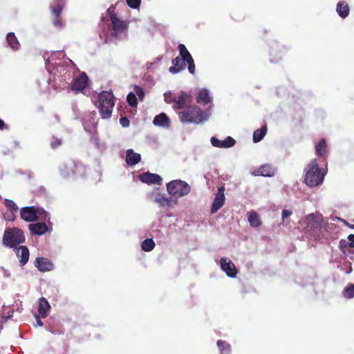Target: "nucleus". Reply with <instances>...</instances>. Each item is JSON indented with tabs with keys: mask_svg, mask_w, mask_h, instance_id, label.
Instances as JSON below:
<instances>
[{
	"mask_svg": "<svg viewBox=\"0 0 354 354\" xmlns=\"http://www.w3.org/2000/svg\"><path fill=\"white\" fill-rule=\"evenodd\" d=\"M306 222L304 230L308 236L317 241L328 239V225L324 223L322 214L311 213L306 216Z\"/></svg>",
	"mask_w": 354,
	"mask_h": 354,
	"instance_id": "obj_1",
	"label": "nucleus"
},
{
	"mask_svg": "<svg viewBox=\"0 0 354 354\" xmlns=\"http://www.w3.org/2000/svg\"><path fill=\"white\" fill-rule=\"evenodd\" d=\"M180 120L183 123H202L207 120L202 109L196 105H189L178 113Z\"/></svg>",
	"mask_w": 354,
	"mask_h": 354,
	"instance_id": "obj_2",
	"label": "nucleus"
},
{
	"mask_svg": "<svg viewBox=\"0 0 354 354\" xmlns=\"http://www.w3.org/2000/svg\"><path fill=\"white\" fill-rule=\"evenodd\" d=\"M99 112L103 119L111 118L115 105L114 96L112 92L103 91L98 95Z\"/></svg>",
	"mask_w": 354,
	"mask_h": 354,
	"instance_id": "obj_3",
	"label": "nucleus"
},
{
	"mask_svg": "<svg viewBox=\"0 0 354 354\" xmlns=\"http://www.w3.org/2000/svg\"><path fill=\"white\" fill-rule=\"evenodd\" d=\"M324 178V174L318 167L316 159L312 160L308 165V169L305 175V183L310 187H315L321 184Z\"/></svg>",
	"mask_w": 354,
	"mask_h": 354,
	"instance_id": "obj_4",
	"label": "nucleus"
},
{
	"mask_svg": "<svg viewBox=\"0 0 354 354\" xmlns=\"http://www.w3.org/2000/svg\"><path fill=\"white\" fill-rule=\"evenodd\" d=\"M25 242V236L23 231L17 227L8 228L5 230L2 243L4 246L10 248Z\"/></svg>",
	"mask_w": 354,
	"mask_h": 354,
	"instance_id": "obj_5",
	"label": "nucleus"
},
{
	"mask_svg": "<svg viewBox=\"0 0 354 354\" xmlns=\"http://www.w3.org/2000/svg\"><path fill=\"white\" fill-rule=\"evenodd\" d=\"M168 193L176 198H180L189 194L191 187L185 181L174 180L167 184Z\"/></svg>",
	"mask_w": 354,
	"mask_h": 354,
	"instance_id": "obj_6",
	"label": "nucleus"
},
{
	"mask_svg": "<svg viewBox=\"0 0 354 354\" xmlns=\"http://www.w3.org/2000/svg\"><path fill=\"white\" fill-rule=\"evenodd\" d=\"M82 165L74 160L66 158L64 159L59 166L60 175L64 178H68L78 174Z\"/></svg>",
	"mask_w": 354,
	"mask_h": 354,
	"instance_id": "obj_7",
	"label": "nucleus"
},
{
	"mask_svg": "<svg viewBox=\"0 0 354 354\" xmlns=\"http://www.w3.org/2000/svg\"><path fill=\"white\" fill-rule=\"evenodd\" d=\"M43 214L46 216L47 213L45 211L34 206L24 207L20 209L21 218L26 222L36 221L39 215L42 216Z\"/></svg>",
	"mask_w": 354,
	"mask_h": 354,
	"instance_id": "obj_8",
	"label": "nucleus"
},
{
	"mask_svg": "<svg viewBox=\"0 0 354 354\" xmlns=\"http://www.w3.org/2000/svg\"><path fill=\"white\" fill-rule=\"evenodd\" d=\"M66 0H55V4L52 7V15L54 17L53 24L55 26L61 28L63 26L61 14L65 6Z\"/></svg>",
	"mask_w": 354,
	"mask_h": 354,
	"instance_id": "obj_9",
	"label": "nucleus"
},
{
	"mask_svg": "<svg viewBox=\"0 0 354 354\" xmlns=\"http://www.w3.org/2000/svg\"><path fill=\"white\" fill-rule=\"evenodd\" d=\"M225 187L221 186L218 188L217 192L215 194L213 203L211 207V213L214 214L218 211L224 205L225 201Z\"/></svg>",
	"mask_w": 354,
	"mask_h": 354,
	"instance_id": "obj_10",
	"label": "nucleus"
},
{
	"mask_svg": "<svg viewBox=\"0 0 354 354\" xmlns=\"http://www.w3.org/2000/svg\"><path fill=\"white\" fill-rule=\"evenodd\" d=\"M221 268L226 274L231 278H235L237 274V270L233 262L227 257L221 259Z\"/></svg>",
	"mask_w": 354,
	"mask_h": 354,
	"instance_id": "obj_11",
	"label": "nucleus"
},
{
	"mask_svg": "<svg viewBox=\"0 0 354 354\" xmlns=\"http://www.w3.org/2000/svg\"><path fill=\"white\" fill-rule=\"evenodd\" d=\"M88 77L86 74L83 72L77 78L73 80L71 85V90L75 92L82 91L88 84Z\"/></svg>",
	"mask_w": 354,
	"mask_h": 354,
	"instance_id": "obj_12",
	"label": "nucleus"
},
{
	"mask_svg": "<svg viewBox=\"0 0 354 354\" xmlns=\"http://www.w3.org/2000/svg\"><path fill=\"white\" fill-rule=\"evenodd\" d=\"M192 97L190 94L182 91L176 97L175 104L173 105L174 109H181L185 106L187 104L192 102Z\"/></svg>",
	"mask_w": 354,
	"mask_h": 354,
	"instance_id": "obj_13",
	"label": "nucleus"
},
{
	"mask_svg": "<svg viewBox=\"0 0 354 354\" xmlns=\"http://www.w3.org/2000/svg\"><path fill=\"white\" fill-rule=\"evenodd\" d=\"M140 181L147 184H156L160 185L162 183V178L156 174L145 172L139 176Z\"/></svg>",
	"mask_w": 354,
	"mask_h": 354,
	"instance_id": "obj_14",
	"label": "nucleus"
},
{
	"mask_svg": "<svg viewBox=\"0 0 354 354\" xmlns=\"http://www.w3.org/2000/svg\"><path fill=\"white\" fill-rule=\"evenodd\" d=\"M111 21L115 35L123 32L127 28L126 21L120 19L116 15H112Z\"/></svg>",
	"mask_w": 354,
	"mask_h": 354,
	"instance_id": "obj_15",
	"label": "nucleus"
},
{
	"mask_svg": "<svg viewBox=\"0 0 354 354\" xmlns=\"http://www.w3.org/2000/svg\"><path fill=\"white\" fill-rule=\"evenodd\" d=\"M252 174L254 176H265V177H271L274 174V168L268 164H266L260 167L259 169L253 171Z\"/></svg>",
	"mask_w": 354,
	"mask_h": 354,
	"instance_id": "obj_16",
	"label": "nucleus"
},
{
	"mask_svg": "<svg viewBox=\"0 0 354 354\" xmlns=\"http://www.w3.org/2000/svg\"><path fill=\"white\" fill-rule=\"evenodd\" d=\"M15 253L18 258H19V262L21 266H24L28 261L29 259V250L26 246L21 245L15 248Z\"/></svg>",
	"mask_w": 354,
	"mask_h": 354,
	"instance_id": "obj_17",
	"label": "nucleus"
},
{
	"mask_svg": "<svg viewBox=\"0 0 354 354\" xmlns=\"http://www.w3.org/2000/svg\"><path fill=\"white\" fill-rule=\"evenodd\" d=\"M35 266L42 272L50 271L53 268V264L46 258L37 257L35 260Z\"/></svg>",
	"mask_w": 354,
	"mask_h": 354,
	"instance_id": "obj_18",
	"label": "nucleus"
},
{
	"mask_svg": "<svg viewBox=\"0 0 354 354\" xmlns=\"http://www.w3.org/2000/svg\"><path fill=\"white\" fill-rule=\"evenodd\" d=\"M28 227L32 234L39 236L44 234L48 231V227L44 222L30 224Z\"/></svg>",
	"mask_w": 354,
	"mask_h": 354,
	"instance_id": "obj_19",
	"label": "nucleus"
},
{
	"mask_svg": "<svg viewBox=\"0 0 354 354\" xmlns=\"http://www.w3.org/2000/svg\"><path fill=\"white\" fill-rule=\"evenodd\" d=\"M141 156L140 153L134 152L131 149H129L126 152V162L128 165L134 166L140 162Z\"/></svg>",
	"mask_w": 354,
	"mask_h": 354,
	"instance_id": "obj_20",
	"label": "nucleus"
},
{
	"mask_svg": "<svg viewBox=\"0 0 354 354\" xmlns=\"http://www.w3.org/2000/svg\"><path fill=\"white\" fill-rule=\"evenodd\" d=\"M173 66L169 69V72L173 74H176L180 71L185 68V62L180 57H176L172 60Z\"/></svg>",
	"mask_w": 354,
	"mask_h": 354,
	"instance_id": "obj_21",
	"label": "nucleus"
},
{
	"mask_svg": "<svg viewBox=\"0 0 354 354\" xmlns=\"http://www.w3.org/2000/svg\"><path fill=\"white\" fill-rule=\"evenodd\" d=\"M336 11L341 18L345 19L347 17L350 12L348 3L346 1H339L337 4Z\"/></svg>",
	"mask_w": 354,
	"mask_h": 354,
	"instance_id": "obj_22",
	"label": "nucleus"
},
{
	"mask_svg": "<svg viewBox=\"0 0 354 354\" xmlns=\"http://www.w3.org/2000/svg\"><path fill=\"white\" fill-rule=\"evenodd\" d=\"M50 308V306L47 301L46 299L44 297H41L39 299V308H38V312L39 314V316L42 318H45L48 315V311Z\"/></svg>",
	"mask_w": 354,
	"mask_h": 354,
	"instance_id": "obj_23",
	"label": "nucleus"
},
{
	"mask_svg": "<svg viewBox=\"0 0 354 354\" xmlns=\"http://www.w3.org/2000/svg\"><path fill=\"white\" fill-rule=\"evenodd\" d=\"M153 123L158 127H167L169 124V119L166 113H162L154 118Z\"/></svg>",
	"mask_w": 354,
	"mask_h": 354,
	"instance_id": "obj_24",
	"label": "nucleus"
},
{
	"mask_svg": "<svg viewBox=\"0 0 354 354\" xmlns=\"http://www.w3.org/2000/svg\"><path fill=\"white\" fill-rule=\"evenodd\" d=\"M248 220L250 225L253 227H257L261 225V221L259 215L254 210L248 212Z\"/></svg>",
	"mask_w": 354,
	"mask_h": 354,
	"instance_id": "obj_25",
	"label": "nucleus"
},
{
	"mask_svg": "<svg viewBox=\"0 0 354 354\" xmlns=\"http://www.w3.org/2000/svg\"><path fill=\"white\" fill-rule=\"evenodd\" d=\"M6 41L8 46L13 50H17L20 47V44L17 40L14 32H9L6 37Z\"/></svg>",
	"mask_w": 354,
	"mask_h": 354,
	"instance_id": "obj_26",
	"label": "nucleus"
},
{
	"mask_svg": "<svg viewBox=\"0 0 354 354\" xmlns=\"http://www.w3.org/2000/svg\"><path fill=\"white\" fill-rule=\"evenodd\" d=\"M210 102L209 92L207 89H202L199 91L196 97V102L203 105L207 104Z\"/></svg>",
	"mask_w": 354,
	"mask_h": 354,
	"instance_id": "obj_27",
	"label": "nucleus"
},
{
	"mask_svg": "<svg viewBox=\"0 0 354 354\" xmlns=\"http://www.w3.org/2000/svg\"><path fill=\"white\" fill-rule=\"evenodd\" d=\"M267 132V127L266 125L261 127L260 129H257L253 133L254 142H260L266 136Z\"/></svg>",
	"mask_w": 354,
	"mask_h": 354,
	"instance_id": "obj_28",
	"label": "nucleus"
},
{
	"mask_svg": "<svg viewBox=\"0 0 354 354\" xmlns=\"http://www.w3.org/2000/svg\"><path fill=\"white\" fill-rule=\"evenodd\" d=\"M316 154L324 157L326 153V142L322 139L315 146Z\"/></svg>",
	"mask_w": 354,
	"mask_h": 354,
	"instance_id": "obj_29",
	"label": "nucleus"
},
{
	"mask_svg": "<svg viewBox=\"0 0 354 354\" xmlns=\"http://www.w3.org/2000/svg\"><path fill=\"white\" fill-rule=\"evenodd\" d=\"M217 346L221 354H230L231 346L227 342L221 339L218 340Z\"/></svg>",
	"mask_w": 354,
	"mask_h": 354,
	"instance_id": "obj_30",
	"label": "nucleus"
},
{
	"mask_svg": "<svg viewBox=\"0 0 354 354\" xmlns=\"http://www.w3.org/2000/svg\"><path fill=\"white\" fill-rule=\"evenodd\" d=\"M178 50H179L180 56L185 62L187 59H190L192 58L191 54L187 50L186 46L184 44H179Z\"/></svg>",
	"mask_w": 354,
	"mask_h": 354,
	"instance_id": "obj_31",
	"label": "nucleus"
},
{
	"mask_svg": "<svg viewBox=\"0 0 354 354\" xmlns=\"http://www.w3.org/2000/svg\"><path fill=\"white\" fill-rule=\"evenodd\" d=\"M155 245V242L152 239H147L142 241L141 248L145 252H150L154 248Z\"/></svg>",
	"mask_w": 354,
	"mask_h": 354,
	"instance_id": "obj_32",
	"label": "nucleus"
},
{
	"mask_svg": "<svg viewBox=\"0 0 354 354\" xmlns=\"http://www.w3.org/2000/svg\"><path fill=\"white\" fill-rule=\"evenodd\" d=\"M342 295L346 299H351L354 297V284L348 283L344 289Z\"/></svg>",
	"mask_w": 354,
	"mask_h": 354,
	"instance_id": "obj_33",
	"label": "nucleus"
},
{
	"mask_svg": "<svg viewBox=\"0 0 354 354\" xmlns=\"http://www.w3.org/2000/svg\"><path fill=\"white\" fill-rule=\"evenodd\" d=\"M127 101L131 107H136L138 105V100L134 93H129L127 96Z\"/></svg>",
	"mask_w": 354,
	"mask_h": 354,
	"instance_id": "obj_34",
	"label": "nucleus"
},
{
	"mask_svg": "<svg viewBox=\"0 0 354 354\" xmlns=\"http://www.w3.org/2000/svg\"><path fill=\"white\" fill-rule=\"evenodd\" d=\"M3 203L12 212H17L18 210V207L12 200L5 199Z\"/></svg>",
	"mask_w": 354,
	"mask_h": 354,
	"instance_id": "obj_35",
	"label": "nucleus"
},
{
	"mask_svg": "<svg viewBox=\"0 0 354 354\" xmlns=\"http://www.w3.org/2000/svg\"><path fill=\"white\" fill-rule=\"evenodd\" d=\"M272 53L277 54L279 53V54H282L283 53H285L287 51V48L283 46H279L277 44H275L272 46Z\"/></svg>",
	"mask_w": 354,
	"mask_h": 354,
	"instance_id": "obj_36",
	"label": "nucleus"
},
{
	"mask_svg": "<svg viewBox=\"0 0 354 354\" xmlns=\"http://www.w3.org/2000/svg\"><path fill=\"white\" fill-rule=\"evenodd\" d=\"M223 148L232 147L236 143L235 140L230 136L227 137L225 140H223Z\"/></svg>",
	"mask_w": 354,
	"mask_h": 354,
	"instance_id": "obj_37",
	"label": "nucleus"
},
{
	"mask_svg": "<svg viewBox=\"0 0 354 354\" xmlns=\"http://www.w3.org/2000/svg\"><path fill=\"white\" fill-rule=\"evenodd\" d=\"M348 241L345 239H341L339 242V248L343 253H346L348 246Z\"/></svg>",
	"mask_w": 354,
	"mask_h": 354,
	"instance_id": "obj_38",
	"label": "nucleus"
},
{
	"mask_svg": "<svg viewBox=\"0 0 354 354\" xmlns=\"http://www.w3.org/2000/svg\"><path fill=\"white\" fill-rule=\"evenodd\" d=\"M126 1L127 5L133 9L138 8L141 3V0H126Z\"/></svg>",
	"mask_w": 354,
	"mask_h": 354,
	"instance_id": "obj_39",
	"label": "nucleus"
},
{
	"mask_svg": "<svg viewBox=\"0 0 354 354\" xmlns=\"http://www.w3.org/2000/svg\"><path fill=\"white\" fill-rule=\"evenodd\" d=\"M186 63H187V64H188V71H189V72L191 74L194 75V73H195V64H194V59L192 58L190 59H187V61H185V64Z\"/></svg>",
	"mask_w": 354,
	"mask_h": 354,
	"instance_id": "obj_40",
	"label": "nucleus"
},
{
	"mask_svg": "<svg viewBox=\"0 0 354 354\" xmlns=\"http://www.w3.org/2000/svg\"><path fill=\"white\" fill-rule=\"evenodd\" d=\"M135 94L138 95L140 100H142L145 97V92L142 87L139 86H135L134 87Z\"/></svg>",
	"mask_w": 354,
	"mask_h": 354,
	"instance_id": "obj_41",
	"label": "nucleus"
},
{
	"mask_svg": "<svg viewBox=\"0 0 354 354\" xmlns=\"http://www.w3.org/2000/svg\"><path fill=\"white\" fill-rule=\"evenodd\" d=\"M211 143L214 147L223 148V142L216 137H212Z\"/></svg>",
	"mask_w": 354,
	"mask_h": 354,
	"instance_id": "obj_42",
	"label": "nucleus"
},
{
	"mask_svg": "<svg viewBox=\"0 0 354 354\" xmlns=\"http://www.w3.org/2000/svg\"><path fill=\"white\" fill-rule=\"evenodd\" d=\"M231 17L236 21H239L244 19V16L239 11L233 12Z\"/></svg>",
	"mask_w": 354,
	"mask_h": 354,
	"instance_id": "obj_43",
	"label": "nucleus"
},
{
	"mask_svg": "<svg viewBox=\"0 0 354 354\" xmlns=\"http://www.w3.org/2000/svg\"><path fill=\"white\" fill-rule=\"evenodd\" d=\"M176 97H174L171 93L165 95V100L168 104L174 103V104H175Z\"/></svg>",
	"mask_w": 354,
	"mask_h": 354,
	"instance_id": "obj_44",
	"label": "nucleus"
},
{
	"mask_svg": "<svg viewBox=\"0 0 354 354\" xmlns=\"http://www.w3.org/2000/svg\"><path fill=\"white\" fill-rule=\"evenodd\" d=\"M120 123L123 127H128L130 125V121L127 117H122Z\"/></svg>",
	"mask_w": 354,
	"mask_h": 354,
	"instance_id": "obj_45",
	"label": "nucleus"
},
{
	"mask_svg": "<svg viewBox=\"0 0 354 354\" xmlns=\"http://www.w3.org/2000/svg\"><path fill=\"white\" fill-rule=\"evenodd\" d=\"M62 145V140L59 138H55L54 141L51 142L50 146L53 149H56Z\"/></svg>",
	"mask_w": 354,
	"mask_h": 354,
	"instance_id": "obj_46",
	"label": "nucleus"
},
{
	"mask_svg": "<svg viewBox=\"0 0 354 354\" xmlns=\"http://www.w3.org/2000/svg\"><path fill=\"white\" fill-rule=\"evenodd\" d=\"M13 315V311L8 310V312L3 311L2 313V318L5 319L6 322L8 319H10Z\"/></svg>",
	"mask_w": 354,
	"mask_h": 354,
	"instance_id": "obj_47",
	"label": "nucleus"
},
{
	"mask_svg": "<svg viewBox=\"0 0 354 354\" xmlns=\"http://www.w3.org/2000/svg\"><path fill=\"white\" fill-rule=\"evenodd\" d=\"M291 214H292L291 210L283 209L281 212L282 220L283 221L285 219V218L290 216Z\"/></svg>",
	"mask_w": 354,
	"mask_h": 354,
	"instance_id": "obj_48",
	"label": "nucleus"
},
{
	"mask_svg": "<svg viewBox=\"0 0 354 354\" xmlns=\"http://www.w3.org/2000/svg\"><path fill=\"white\" fill-rule=\"evenodd\" d=\"M348 241L349 248H354V234H350L348 236Z\"/></svg>",
	"mask_w": 354,
	"mask_h": 354,
	"instance_id": "obj_49",
	"label": "nucleus"
},
{
	"mask_svg": "<svg viewBox=\"0 0 354 354\" xmlns=\"http://www.w3.org/2000/svg\"><path fill=\"white\" fill-rule=\"evenodd\" d=\"M114 10H115V6H111L108 10H107V12L109 15V17L110 19H111V16L112 15H115V13L114 12Z\"/></svg>",
	"mask_w": 354,
	"mask_h": 354,
	"instance_id": "obj_50",
	"label": "nucleus"
},
{
	"mask_svg": "<svg viewBox=\"0 0 354 354\" xmlns=\"http://www.w3.org/2000/svg\"><path fill=\"white\" fill-rule=\"evenodd\" d=\"M7 128V125L5 124L4 121L0 119V130H3Z\"/></svg>",
	"mask_w": 354,
	"mask_h": 354,
	"instance_id": "obj_51",
	"label": "nucleus"
},
{
	"mask_svg": "<svg viewBox=\"0 0 354 354\" xmlns=\"http://www.w3.org/2000/svg\"><path fill=\"white\" fill-rule=\"evenodd\" d=\"M36 320L38 326H42L44 325L43 322H41L39 316H36Z\"/></svg>",
	"mask_w": 354,
	"mask_h": 354,
	"instance_id": "obj_52",
	"label": "nucleus"
},
{
	"mask_svg": "<svg viewBox=\"0 0 354 354\" xmlns=\"http://www.w3.org/2000/svg\"><path fill=\"white\" fill-rule=\"evenodd\" d=\"M50 333H53V334H58V335H62V334H64V331L63 329H61L57 331V333H56L54 330H50Z\"/></svg>",
	"mask_w": 354,
	"mask_h": 354,
	"instance_id": "obj_53",
	"label": "nucleus"
},
{
	"mask_svg": "<svg viewBox=\"0 0 354 354\" xmlns=\"http://www.w3.org/2000/svg\"><path fill=\"white\" fill-rule=\"evenodd\" d=\"M345 223L347 226H348L351 229H354V225H350L349 223L346 221H345Z\"/></svg>",
	"mask_w": 354,
	"mask_h": 354,
	"instance_id": "obj_54",
	"label": "nucleus"
}]
</instances>
